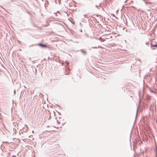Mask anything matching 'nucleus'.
Listing matches in <instances>:
<instances>
[{
  "instance_id": "nucleus-13",
  "label": "nucleus",
  "mask_w": 157,
  "mask_h": 157,
  "mask_svg": "<svg viewBox=\"0 0 157 157\" xmlns=\"http://www.w3.org/2000/svg\"><path fill=\"white\" fill-rule=\"evenodd\" d=\"M152 49H155V48H153Z\"/></svg>"
},
{
  "instance_id": "nucleus-5",
  "label": "nucleus",
  "mask_w": 157,
  "mask_h": 157,
  "mask_svg": "<svg viewBox=\"0 0 157 157\" xmlns=\"http://www.w3.org/2000/svg\"><path fill=\"white\" fill-rule=\"evenodd\" d=\"M66 63H67V65H68L69 64V63L67 61H66Z\"/></svg>"
},
{
  "instance_id": "nucleus-11",
  "label": "nucleus",
  "mask_w": 157,
  "mask_h": 157,
  "mask_svg": "<svg viewBox=\"0 0 157 157\" xmlns=\"http://www.w3.org/2000/svg\"><path fill=\"white\" fill-rule=\"evenodd\" d=\"M127 0H126V1L124 2H126L127 1Z\"/></svg>"
},
{
  "instance_id": "nucleus-8",
  "label": "nucleus",
  "mask_w": 157,
  "mask_h": 157,
  "mask_svg": "<svg viewBox=\"0 0 157 157\" xmlns=\"http://www.w3.org/2000/svg\"><path fill=\"white\" fill-rule=\"evenodd\" d=\"M147 2V3H149V4H151V2Z\"/></svg>"
},
{
  "instance_id": "nucleus-10",
  "label": "nucleus",
  "mask_w": 157,
  "mask_h": 157,
  "mask_svg": "<svg viewBox=\"0 0 157 157\" xmlns=\"http://www.w3.org/2000/svg\"><path fill=\"white\" fill-rule=\"evenodd\" d=\"M85 35H86V36H87V35L86 34H85Z\"/></svg>"
},
{
  "instance_id": "nucleus-1",
  "label": "nucleus",
  "mask_w": 157,
  "mask_h": 157,
  "mask_svg": "<svg viewBox=\"0 0 157 157\" xmlns=\"http://www.w3.org/2000/svg\"><path fill=\"white\" fill-rule=\"evenodd\" d=\"M38 45H39V46H40L42 48H46L47 47V45L44 44H43L41 43H39L38 44Z\"/></svg>"
},
{
  "instance_id": "nucleus-12",
  "label": "nucleus",
  "mask_w": 157,
  "mask_h": 157,
  "mask_svg": "<svg viewBox=\"0 0 157 157\" xmlns=\"http://www.w3.org/2000/svg\"><path fill=\"white\" fill-rule=\"evenodd\" d=\"M96 6V7H98V6Z\"/></svg>"
},
{
  "instance_id": "nucleus-4",
  "label": "nucleus",
  "mask_w": 157,
  "mask_h": 157,
  "mask_svg": "<svg viewBox=\"0 0 157 157\" xmlns=\"http://www.w3.org/2000/svg\"><path fill=\"white\" fill-rule=\"evenodd\" d=\"M83 16L84 17H86L87 15L86 14H84L83 15Z\"/></svg>"
},
{
  "instance_id": "nucleus-3",
  "label": "nucleus",
  "mask_w": 157,
  "mask_h": 157,
  "mask_svg": "<svg viewBox=\"0 0 157 157\" xmlns=\"http://www.w3.org/2000/svg\"><path fill=\"white\" fill-rule=\"evenodd\" d=\"M80 51H81L82 52H83V54H86V51H83L82 50H81Z\"/></svg>"
},
{
  "instance_id": "nucleus-7",
  "label": "nucleus",
  "mask_w": 157,
  "mask_h": 157,
  "mask_svg": "<svg viewBox=\"0 0 157 157\" xmlns=\"http://www.w3.org/2000/svg\"><path fill=\"white\" fill-rule=\"evenodd\" d=\"M144 2L146 3L147 2L146 1H145V0H143Z\"/></svg>"
},
{
  "instance_id": "nucleus-2",
  "label": "nucleus",
  "mask_w": 157,
  "mask_h": 157,
  "mask_svg": "<svg viewBox=\"0 0 157 157\" xmlns=\"http://www.w3.org/2000/svg\"><path fill=\"white\" fill-rule=\"evenodd\" d=\"M151 48L152 49V47H156L157 48V44L154 45L151 44Z\"/></svg>"
},
{
  "instance_id": "nucleus-9",
  "label": "nucleus",
  "mask_w": 157,
  "mask_h": 157,
  "mask_svg": "<svg viewBox=\"0 0 157 157\" xmlns=\"http://www.w3.org/2000/svg\"><path fill=\"white\" fill-rule=\"evenodd\" d=\"M148 44V42H146V44H147H147Z\"/></svg>"
},
{
  "instance_id": "nucleus-6",
  "label": "nucleus",
  "mask_w": 157,
  "mask_h": 157,
  "mask_svg": "<svg viewBox=\"0 0 157 157\" xmlns=\"http://www.w3.org/2000/svg\"><path fill=\"white\" fill-rule=\"evenodd\" d=\"M12 157H17V156L15 155H13L12 156Z\"/></svg>"
}]
</instances>
